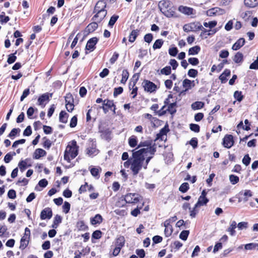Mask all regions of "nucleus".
<instances>
[{
  "label": "nucleus",
  "instance_id": "20e7f679",
  "mask_svg": "<svg viewBox=\"0 0 258 258\" xmlns=\"http://www.w3.org/2000/svg\"><path fill=\"white\" fill-rule=\"evenodd\" d=\"M202 28L203 26L199 22H194L185 24L183 27V30L186 32L197 31L200 30V29Z\"/></svg>",
  "mask_w": 258,
  "mask_h": 258
},
{
  "label": "nucleus",
  "instance_id": "ddd939ff",
  "mask_svg": "<svg viewBox=\"0 0 258 258\" xmlns=\"http://www.w3.org/2000/svg\"><path fill=\"white\" fill-rule=\"evenodd\" d=\"M52 216V210L50 208L44 209L41 212L40 218L41 220L50 219Z\"/></svg>",
  "mask_w": 258,
  "mask_h": 258
},
{
  "label": "nucleus",
  "instance_id": "052dcab7",
  "mask_svg": "<svg viewBox=\"0 0 258 258\" xmlns=\"http://www.w3.org/2000/svg\"><path fill=\"white\" fill-rule=\"evenodd\" d=\"M161 73L166 75H168L171 73V68L170 66H166L161 70Z\"/></svg>",
  "mask_w": 258,
  "mask_h": 258
},
{
  "label": "nucleus",
  "instance_id": "bb28decb",
  "mask_svg": "<svg viewBox=\"0 0 258 258\" xmlns=\"http://www.w3.org/2000/svg\"><path fill=\"white\" fill-rule=\"evenodd\" d=\"M29 239L22 237L20 240V248L22 250L25 249L28 246Z\"/></svg>",
  "mask_w": 258,
  "mask_h": 258
},
{
  "label": "nucleus",
  "instance_id": "9b49d317",
  "mask_svg": "<svg viewBox=\"0 0 258 258\" xmlns=\"http://www.w3.org/2000/svg\"><path fill=\"white\" fill-rule=\"evenodd\" d=\"M98 41V39L97 37H93L90 39L87 43L86 49L90 52L93 51L95 48V45Z\"/></svg>",
  "mask_w": 258,
  "mask_h": 258
},
{
  "label": "nucleus",
  "instance_id": "9d476101",
  "mask_svg": "<svg viewBox=\"0 0 258 258\" xmlns=\"http://www.w3.org/2000/svg\"><path fill=\"white\" fill-rule=\"evenodd\" d=\"M178 10L180 13L188 16L196 14V11L193 8L186 6H180Z\"/></svg>",
  "mask_w": 258,
  "mask_h": 258
},
{
  "label": "nucleus",
  "instance_id": "49530a36",
  "mask_svg": "<svg viewBox=\"0 0 258 258\" xmlns=\"http://www.w3.org/2000/svg\"><path fill=\"white\" fill-rule=\"evenodd\" d=\"M142 147H146V148L152 147L155 148L156 149V147H155L154 146H151V142L148 141L141 142L138 146V148Z\"/></svg>",
  "mask_w": 258,
  "mask_h": 258
},
{
  "label": "nucleus",
  "instance_id": "c85d7f7f",
  "mask_svg": "<svg viewBox=\"0 0 258 258\" xmlns=\"http://www.w3.org/2000/svg\"><path fill=\"white\" fill-rule=\"evenodd\" d=\"M69 115L64 111H61L59 113V121L62 123H67Z\"/></svg>",
  "mask_w": 258,
  "mask_h": 258
},
{
  "label": "nucleus",
  "instance_id": "58836bf2",
  "mask_svg": "<svg viewBox=\"0 0 258 258\" xmlns=\"http://www.w3.org/2000/svg\"><path fill=\"white\" fill-rule=\"evenodd\" d=\"M128 144L130 147L133 148L137 145V138L135 136H132L128 139Z\"/></svg>",
  "mask_w": 258,
  "mask_h": 258
},
{
  "label": "nucleus",
  "instance_id": "e2e57ef3",
  "mask_svg": "<svg viewBox=\"0 0 258 258\" xmlns=\"http://www.w3.org/2000/svg\"><path fill=\"white\" fill-rule=\"evenodd\" d=\"M171 245L174 249L178 250L182 246V243L179 241H175Z\"/></svg>",
  "mask_w": 258,
  "mask_h": 258
},
{
  "label": "nucleus",
  "instance_id": "423d86ee",
  "mask_svg": "<svg viewBox=\"0 0 258 258\" xmlns=\"http://www.w3.org/2000/svg\"><path fill=\"white\" fill-rule=\"evenodd\" d=\"M225 13V10L218 7L210 9L206 12L207 15L209 17L222 15Z\"/></svg>",
  "mask_w": 258,
  "mask_h": 258
},
{
  "label": "nucleus",
  "instance_id": "680f3d73",
  "mask_svg": "<svg viewBox=\"0 0 258 258\" xmlns=\"http://www.w3.org/2000/svg\"><path fill=\"white\" fill-rule=\"evenodd\" d=\"M173 232L172 227H165L164 234L166 237L170 236Z\"/></svg>",
  "mask_w": 258,
  "mask_h": 258
},
{
  "label": "nucleus",
  "instance_id": "de8ad7c7",
  "mask_svg": "<svg viewBox=\"0 0 258 258\" xmlns=\"http://www.w3.org/2000/svg\"><path fill=\"white\" fill-rule=\"evenodd\" d=\"M199 207L196 208V205H195L194 208L192 209L189 210V215L191 218H195L197 214L199 212V210L198 209Z\"/></svg>",
  "mask_w": 258,
  "mask_h": 258
},
{
  "label": "nucleus",
  "instance_id": "cd10ccee",
  "mask_svg": "<svg viewBox=\"0 0 258 258\" xmlns=\"http://www.w3.org/2000/svg\"><path fill=\"white\" fill-rule=\"evenodd\" d=\"M230 71L228 69H226L224 72L220 76L219 79L221 80L222 83H224L227 81L226 77L230 76Z\"/></svg>",
  "mask_w": 258,
  "mask_h": 258
},
{
  "label": "nucleus",
  "instance_id": "774afa93",
  "mask_svg": "<svg viewBox=\"0 0 258 258\" xmlns=\"http://www.w3.org/2000/svg\"><path fill=\"white\" fill-rule=\"evenodd\" d=\"M32 134V129L30 125H28L23 132V136H30Z\"/></svg>",
  "mask_w": 258,
  "mask_h": 258
},
{
  "label": "nucleus",
  "instance_id": "7c9ffc66",
  "mask_svg": "<svg viewBox=\"0 0 258 258\" xmlns=\"http://www.w3.org/2000/svg\"><path fill=\"white\" fill-rule=\"evenodd\" d=\"M90 252V248H86L85 249H84L82 250V251H79V250L76 251L75 252V256L74 258H81V255L83 253L84 255H85L86 254L89 253Z\"/></svg>",
  "mask_w": 258,
  "mask_h": 258
},
{
  "label": "nucleus",
  "instance_id": "338daca9",
  "mask_svg": "<svg viewBox=\"0 0 258 258\" xmlns=\"http://www.w3.org/2000/svg\"><path fill=\"white\" fill-rule=\"evenodd\" d=\"M190 129L196 133L200 132V126L197 124L191 123L190 124Z\"/></svg>",
  "mask_w": 258,
  "mask_h": 258
},
{
  "label": "nucleus",
  "instance_id": "f8f14e48",
  "mask_svg": "<svg viewBox=\"0 0 258 258\" xmlns=\"http://www.w3.org/2000/svg\"><path fill=\"white\" fill-rule=\"evenodd\" d=\"M195 86V81H191L187 79H184L182 82V86L185 89V90L181 91L180 94H182L183 92L191 89Z\"/></svg>",
  "mask_w": 258,
  "mask_h": 258
},
{
  "label": "nucleus",
  "instance_id": "09e8293b",
  "mask_svg": "<svg viewBox=\"0 0 258 258\" xmlns=\"http://www.w3.org/2000/svg\"><path fill=\"white\" fill-rule=\"evenodd\" d=\"M16 53H17V51H16L14 53L11 54L9 55L8 58L7 60V62L8 63L11 64L16 61V60L17 59V57L15 56V54Z\"/></svg>",
  "mask_w": 258,
  "mask_h": 258
},
{
  "label": "nucleus",
  "instance_id": "4d7b16f0",
  "mask_svg": "<svg viewBox=\"0 0 258 258\" xmlns=\"http://www.w3.org/2000/svg\"><path fill=\"white\" fill-rule=\"evenodd\" d=\"M198 71L192 69L189 70L187 73L188 76L192 78L196 77L198 75Z\"/></svg>",
  "mask_w": 258,
  "mask_h": 258
},
{
  "label": "nucleus",
  "instance_id": "f704fd0d",
  "mask_svg": "<svg viewBox=\"0 0 258 258\" xmlns=\"http://www.w3.org/2000/svg\"><path fill=\"white\" fill-rule=\"evenodd\" d=\"M77 228L79 230L85 231L88 227L83 221H79L77 223Z\"/></svg>",
  "mask_w": 258,
  "mask_h": 258
},
{
  "label": "nucleus",
  "instance_id": "dca6fc26",
  "mask_svg": "<svg viewBox=\"0 0 258 258\" xmlns=\"http://www.w3.org/2000/svg\"><path fill=\"white\" fill-rule=\"evenodd\" d=\"M106 4L103 1H98L94 8V12H100L102 11H106L105 10Z\"/></svg>",
  "mask_w": 258,
  "mask_h": 258
},
{
  "label": "nucleus",
  "instance_id": "a878e982",
  "mask_svg": "<svg viewBox=\"0 0 258 258\" xmlns=\"http://www.w3.org/2000/svg\"><path fill=\"white\" fill-rule=\"evenodd\" d=\"M140 31L138 29L133 30L128 40L131 42H134L139 34Z\"/></svg>",
  "mask_w": 258,
  "mask_h": 258
},
{
  "label": "nucleus",
  "instance_id": "2f4dec72",
  "mask_svg": "<svg viewBox=\"0 0 258 258\" xmlns=\"http://www.w3.org/2000/svg\"><path fill=\"white\" fill-rule=\"evenodd\" d=\"M201 50V47L199 46L196 45L195 46L190 48L188 50V55H196L199 53Z\"/></svg>",
  "mask_w": 258,
  "mask_h": 258
},
{
  "label": "nucleus",
  "instance_id": "ea45409f",
  "mask_svg": "<svg viewBox=\"0 0 258 258\" xmlns=\"http://www.w3.org/2000/svg\"><path fill=\"white\" fill-rule=\"evenodd\" d=\"M42 140L43 141V147L45 149H49L51 146V141L46 137L43 138Z\"/></svg>",
  "mask_w": 258,
  "mask_h": 258
},
{
  "label": "nucleus",
  "instance_id": "473e14b6",
  "mask_svg": "<svg viewBox=\"0 0 258 258\" xmlns=\"http://www.w3.org/2000/svg\"><path fill=\"white\" fill-rule=\"evenodd\" d=\"M204 103L201 101H196L193 103L191 105V108L193 110H198L202 108L204 106Z\"/></svg>",
  "mask_w": 258,
  "mask_h": 258
},
{
  "label": "nucleus",
  "instance_id": "b1692460",
  "mask_svg": "<svg viewBox=\"0 0 258 258\" xmlns=\"http://www.w3.org/2000/svg\"><path fill=\"white\" fill-rule=\"evenodd\" d=\"M103 220L102 216L100 214H97L94 217L91 219V223L92 225L100 224Z\"/></svg>",
  "mask_w": 258,
  "mask_h": 258
},
{
  "label": "nucleus",
  "instance_id": "864d4df0",
  "mask_svg": "<svg viewBox=\"0 0 258 258\" xmlns=\"http://www.w3.org/2000/svg\"><path fill=\"white\" fill-rule=\"evenodd\" d=\"M189 233V231L188 230L182 231L179 235V238L182 240H186L187 238Z\"/></svg>",
  "mask_w": 258,
  "mask_h": 258
},
{
  "label": "nucleus",
  "instance_id": "a18cd8bd",
  "mask_svg": "<svg viewBox=\"0 0 258 258\" xmlns=\"http://www.w3.org/2000/svg\"><path fill=\"white\" fill-rule=\"evenodd\" d=\"M101 136L102 138L107 140L110 138L111 133L108 130L102 131Z\"/></svg>",
  "mask_w": 258,
  "mask_h": 258
},
{
  "label": "nucleus",
  "instance_id": "8fccbe9b",
  "mask_svg": "<svg viewBox=\"0 0 258 258\" xmlns=\"http://www.w3.org/2000/svg\"><path fill=\"white\" fill-rule=\"evenodd\" d=\"M188 189L189 185L187 182L182 183L179 188V190L182 192H185Z\"/></svg>",
  "mask_w": 258,
  "mask_h": 258
},
{
  "label": "nucleus",
  "instance_id": "603ef678",
  "mask_svg": "<svg viewBox=\"0 0 258 258\" xmlns=\"http://www.w3.org/2000/svg\"><path fill=\"white\" fill-rule=\"evenodd\" d=\"M229 180L232 184H235L239 182V177L236 175H230L229 176Z\"/></svg>",
  "mask_w": 258,
  "mask_h": 258
},
{
  "label": "nucleus",
  "instance_id": "5701e85b",
  "mask_svg": "<svg viewBox=\"0 0 258 258\" xmlns=\"http://www.w3.org/2000/svg\"><path fill=\"white\" fill-rule=\"evenodd\" d=\"M237 223L235 221H233L230 223L229 227L227 229V231L229 232L231 236H234L235 234V229L236 228Z\"/></svg>",
  "mask_w": 258,
  "mask_h": 258
},
{
  "label": "nucleus",
  "instance_id": "4c0bfd02",
  "mask_svg": "<svg viewBox=\"0 0 258 258\" xmlns=\"http://www.w3.org/2000/svg\"><path fill=\"white\" fill-rule=\"evenodd\" d=\"M98 153V150L95 147L88 148L87 150V154L89 156H94Z\"/></svg>",
  "mask_w": 258,
  "mask_h": 258
},
{
  "label": "nucleus",
  "instance_id": "1a4fd4ad",
  "mask_svg": "<svg viewBox=\"0 0 258 258\" xmlns=\"http://www.w3.org/2000/svg\"><path fill=\"white\" fill-rule=\"evenodd\" d=\"M223 145L227 148H230L234 144L233 138L232 135H226L223 140Z\"/></svg>",
  "mask_w": 258,
  "mask_h": 258
},
{
  "label": "nucleus",
  "instance_id": "c03bdc74",
  "mask_svg": "<svg viewBox=\"0 0 258 258\" xmlns=\"http://www.w3.org/2000/svg\"><path fill=\"white\" fill-rule=\"evenodd\" d=\"M163 44V41L162 39H157L154 42L153 48L154 49L160 48Z\"/></svg>",
  "mask_w": 258,
  "mask_h": 258
},
{
  "label": "nucleus",
  "instance_id": "79ce46f5",
  "mask_svg": "<svg viewBox=\"0 0 258 258\" xmlns=\"http://www.w3.org/2000/svg\"><path fill=\"white\" fill-rule=\"evenodd\" d=\"M217 22L216 21H212L209 22H204L203 25L205 27L209 28L211 30L217 25Z\"/></svg>",
  "mask_w": 258,
  "mask_h": 258
},
{
  "label": "nucleus",
  "instance_id": "7ed1b4c3",
  "mask_svg": "<svg viewBox=\"0 0 258 258\" xmlns=\"http://www.w3.org/2000/svg\"><path fill=\"white\" fill-rule=\"evenodd\" d=\"M78 149L79 146L77 144V142L75 140L72 141L66 147L64 153V159L70 162L71 160L78 155Z\"/></svg>",
  "mask_w": 258,
  "mask_h": 258
},
{
  "label": "nucleus",
  "instance_id": "37998d69",
  "mask_svg": "<svg viewBox=\"0 0 258 258\" xmlns=\"http://www.w3.org/2000/svg\"><path fill=\"white\" fill-rule=\"evenodd\" d=\"M128 76L129 74L127 71L126 70H123L122 74V78L120 81V82L122 84H125L128 78Z\"/></svg>",
  "mask_w": 258,
  "mask_h": 258
},
{
  "label": "nucleus",
  "instance_id": "c9c22d12",
  "mask_svg": "<svg viewBox=\"0 0 258 258\" xmlns=\"http://www.w3.org/2000/svg\"><path fill=\"white\" fill-rule=\"evenodd\" d=\"M245 250H258V243H250L244 245Z\"/></svg>",
  "mask_w": 258,
  "mask_h": 258
},
{
  "label": "nucleus",
  "instance_id": "0e129e2a",
  "mask_svg": "<svg viewBox=\"0 0 258 258\" xmlns=\"http://www.w3.org/2000/svg\"><path fill=\"white\" fill-rule=\"evenodd\" d=\"M188 61L189 62V63H190L193 66L198 65L199 63V59L196 57H190L188 58Z\"/></svg>",
  "mask_w": 258,
  "mask_h": 258
},
{
  "label": "nucleus",
  "instance_id": "39448f33",
  "mask_svg": "<svg viewBox=\"0 0 258 258\" xmlns=\"http://www.w3.org/2000/svg\"><path fill=\"white\" fill-rule=\"evenodd\" d=\"M141 197L137 194L129 193L124 197V200L127 203L136 204L139 202Z\"/></svg>",
  "mask_w": 258,
  "mask_h": 258
},
{
  "label": "nucleus",
  "instance_id": "6e6552de",
  "mask_svg": "<svg viewBox=\"0 0 258 258\" xmlns=\"http://www.w3.org/2000/svg\"><path fill=\"white\" fill-rule=\"evenodd\" d=\"M206 195L207 192L205 190H203L198 199L197 203L195 204L196 208L206 205L208 203L209 200L206 198Z\"/></svg>",
  "mask_w": 258,
  "mask_h": 258
},
{
  "label": "nucleus",
  "instance_id": "f3484780",
  "mask_svg": "<svg viewBox=\"0 0 258 258\" xmlns=\"http://www.w3.org/2000/svg\"><path fill=\"white\" fill-rule=\"evenodd\" d=\"M46 152L45 150L38 148L35 150L33 155V158L35 159H39L40 158L46 156Z\"/></svg>",
  "mask_w": 258,
  "mask_h": 258
},
{
  "label": "nucleus",
  "instance_id": "c756f323",
  "mask_svg": "<svg viewBox=\"0 0 258 258\" xmlns=\"http://www.w3.org/2000/svg\"><path fill=\"white\" fill-rule=\"evenodd\" d=\"M97 23L98 22L95 21L94 22L91 23L90 24H89L86 28V31H87L89 33L94 31L98 27Z\"/></svg>",
  "mask_w": 258,
  "mask_h": 258
},
{
  "label": "nucleus",
  "instance_id": "13d9d810",
  "mask_svg": "<svg viewBox=\"0 0 258 258\" xmlns=\"http://www.w3.org/2000/svg\"><path fill=\"white\" fill-rule=\"evenodd\" d=\"M234 97L239 102L241 101L243 99V96L242 95L241 92L238 91L234 92Z\"/></svg>",
  "mask_w": 258,
  "mask_h": 258
},
{
  "label": "nucleus",
  "instance_id": "4be33fe9",
  "mask_svg": "<svg viewBox=\"0 0 258 258\" xmlns=\"http://www.w3.org/2000/svg\"><path fill=\"white\" fill-rule=\"evenodd\" d=\"M125 243V239L123 236H120L115 240V246L121 249L124 246Z\"/></svg>",
  "mask_w": 258,
  "mask_h": 258
},
{
  "label": "nucleus",
  "instance_id": "f257e3e1",
  "mask_svg": "<svg viewBox=\"0 0 258 258\" xmlns=\"http://www.w3.org/2000/svg\"><path fill=\"white\" fill-rule=\"evenodd\" d=\"M156 150L155 148H142L134 152L133 153V159H131V169L134 175H137L142 167L147 168V166L152 158V156L148 157L145 160V158L149 154L154 155Z\"/></svg>",
  "mask_w": 258,
  "mask_h": 258
},
{
  "label": "nucleus",
  "instance_id": "bf43d9fd",
  "mask_svg": "<svg viewBox=\"0 0 258 258\" xmlns=\"http://www.w3.org/2000/svg\"><path fill=\"white\" fill-rule=\"evenodd\" d=\"M251 159L248 154L245 155L242 159V162L245 166H248L250 162Z\"/></svg>",
  "mask_w": 258,
  "mask_h": 258
},
{
  "label": "nucleus",
  "instance_id": "6ab92c4d",
  "mask_svg": "<svg viewBox=\"0 0 258 258\" xmlns=\"http://www.w3.org/2000/svg\"><path fill=\"white\" fill-rule=\"evenodd\" d=\"M200 30L202 31L201 33V36H205V38H207L208 36L214 34L217 32V30L216 29L207 30L206 29L204 28L203 26V28L200 29Z\"/></svg>",
  "mask_w": 258,
  "mask_h": 258
},
{
  "label": "nucleus",
  "instance_id": "aec40b11",
  "mask_svg": "<svg viewBox=\"0 0 258 258\" xmlns=\"http://www.w3.org/2000/svg\"><path fill=\"white\" fill-rule=\"evenodd\" d=\"M30 160V159L27 158V159H26L24 160L21 161L19 163L18 166H19L20 170L22 172L24 171L26 169V168H27V166H31L30 164L28 165V162Z\"/></svg>",
  "mask_w": 258,
  "mask_h": 258
},
{
  "label": "nucleus",
  "instance_id": "e433bc0d",
  "mask_svg": "<svg viewBox=\"0 0 258 258\" xmlns=\"http://www.w3.org/2000/svg\"><path fill=\"white\" fill-rule=\"evenodd\" d=\"M176 106L175 102L170 103L167 108V111L171 114H174L176 111Z\"/></svg>",
  "mask_w": 258,
  "mask_h": 258
},
{
  "label": "nucleus",
  "instance_id": "a19ab883",
  "mask_svg": "<svg viewBox=\"0 0 258 258\" xmlns=\"http://www.w3.org/2000/svg\"><path fill=\"white\" fill-rule=\"evenodd\" d=\"M103 105L105 106L109 109H111L112 107L115 106L113 101L109 99H105L103 101Z\"/></svg>",
  "mask_w": 258,
  "mask_h": 258
},
{
  "label": "nucleus",
  "instance_id": "5fc2aeb1",
  "mask_svg": "<svg viewBox=\"0 0 258 258\" xmlns=\"http://www.w3.org/2000/svg\"><path fill=\"white\" fill-rule=\"evenodd\" d=\"M118 18V16L117 15H113L111 18L108 23V26L110 27H112L116 21L117 20Z\"/></svg>",
  "mask_w": 258,
  "mask_h": 258
},
{
  "label": "nucleus",
  "instance_id": "412c9836",
  "mask_svg": "<svg viewBox=\"0 0 258 258\" xmlns=\"http://www.w3.org/2000/svg\"><path fill=\"white\" fill-rule=\"evenodd\" d=\"M101 168L100 167H92L90 169V172L91 175L96 178L98 179L100 177L99 173L101 171Z\"/></svg>",
  "mask_w": 258,
  "mask_h": 258
},
{
  "label": "nucleus",
  "instance_id": "6e6d98bb",
  "mask_svg": "<svg viewBox=\"0 0 258 258\" xmlns=\"http://www.w3.org/2000/svg\"><path fill=\"white\" fill-rule=\"evenodd\" d=\"M66 103H74V98L72 95L70 93H68L65 97Z\"/></svg>",
  "mask_w": 258,
  "mask_h": 258
},
{
  "label": "nucleus",
  "instance_id": "4468645a",
  "mask_svg": "<svg viewBox=\"0 0 258 258\" xmlns=\"http://www.w3.org/2000/svg\"><path fill=\"white\" fill-rule=\"evenodd\" d=\"M96 14L93 17V19L96 22H100L106 16L107 11H102L100 12H93Z\"/></svg>",
  "mask_w": 258,
  "mask_h": 258
},
{
  "label": "nucleus",
  "instance_id": "2eb2a0df",
  "mask_svg": "<svg viewBox=\"0 0 258 258\" xmlns=\"http://www.w3.org/2000/svg\"><path fill=\"white\" fill-rule=\"evenodd\" d=\"M52 96V93H44L42 94L41 96L39 97L38 99V102L39 103V105H43V107H44V105H43L44 102L45 101H48L49 100V98L51 97Z\"/></svg>",
  "mask_w": 258,
  "mask_h": 258
},
{
  "label": "nucleus",
  "instance_id": "a211bd4d",
  "mask_svg": "<svg viewBox=\"0 0 258 258\" xmlns=\"http://www.w3.org/2000/svg\"><path fill=\"white\" fill-rule=\"evenodd\" d=\"M245 43V39L243 38H239L232 46V49L237 50L240 49Z\"/></svg>",
  "mask_w": 258,
  "mask_h": 258
},
{
  "label": "nucleus",
  "instance_id": "0eeeda50",
  "mask_svg": "<svg viewBox=\"0 0 258 258\" xmlns=\"http://www.w3.org/2000/svg\"><path fill=\"white\" fill-rule=\"evenodd\" d=\"M142 85L145 91L148 92H153L157 88V86L154 83L148 80H144L142 83Z\"/></svg>",
  "mask_w": 258,
  "mask_h": 258
},
{
  "label": "nucleus",
  "instance_id": "69168bd1",
  "mask_svg": "<svg viewBox=\"0 0 258 258\" xmlns=\"http://www.w3.org/2000/svg\"><path fill=\"white\" fill-rule=\"evenodd\" d=\"M167 111L166 105H164L157 113L159 116L164 115Z\"/></svg>",
  "mask_w": 258,
  "mask_h": 258
},
{
  "label": "nucleus",
  "instance_id": "3c124183",
  "mask_svg": "<svg viewBox=\"0 0 258 258\" xmlns=\"http://www.w3.org/2000/svg\"><path fill=\"white\" fill-rule=\"evenodd\" d=\"M21 130L19 128H13L8 135V137L12 138L14 137L18 133L20 132Z\"/></svg>",
  "mask_w": 258,
  "mask_h": 258
},
{
  "label": "nucleus",
  "instance_id": "72a5a7b5",
  "mask_svg": "<svg viewBox=\"0 0 258 258\" xmlns=\"http://www.w3.org/2000/svg\"><path fill=\"white\" fill-rule=\"evenodd\" d=\"M243 54L240 52H238L235 54L233 60L235 63H241L243 61Z\"/></svg>",
  "mask_w": 258,
  "mask_h": 258
},
{
  "label": "nucleus",
  "instance_id": "393cba45",
  "mask_svg": "<svg viewBox=\"0 0 258 258\" xmlns=\"http://www.w3.org/2000/svg\"><path fill=\"white\" fill-rule=\"evenodd\" d=\"M245 6L249 8H254L258 5V0H244Z\"/></svg>",
  "mask_w": 258,
  "mask_h": 258
},
{
  "label": "nucleus",
  "instance_id": "f03ea898",
  "mask_svg": "<svg viewBox=\"0 0 258 258\" xmlns=\"http://www.w3.org/2000/svg\"><path fill=\"white\" fill-rule=\"evenodd\" d=\"M159 8L163 14L166 17H175V8L172 3L168 0H162L158 4Z\"/></svg>",
  "mask_w": 258,
  "mask_h": 258
}]
</instances>
